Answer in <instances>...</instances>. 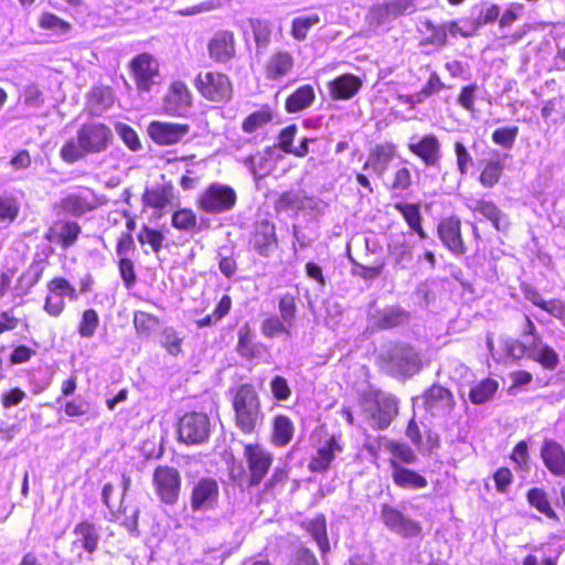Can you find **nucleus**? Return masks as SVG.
Returning a JSON list of instances; mask_svg holds the SVG:
<instances>
[{
  "label": "nucleus",
  "instance_id": "obj_7",
  "mask_svg": "<svg viewBox=\"0 0 565 565\" xmlns=\"http://www.w3.org/2000/svg\"><path fill=\"white\" fill-rule=\"evenodd\" d=\"M236 203L235 191L224 184H211L199 198L198 204L206 213L217 214L230 211Z\"/></svg>",
  "mask_w": 565,
  "mask_h": 565
},
{
  "label": "nucleus",
  "instance_id": "obj_60",
  "mask_svg": "<svg viewBox=\"0 0 565 565\" xmlns=\"http://www.w3.org/2000/svg\"><path fill=\"white\" fill-rule=\"evenodd\" d=\"M22 100L24 106L39 109L44 104V96L38 86L29 85L23 90Z\"/></svg>",
  "mask_w": 565,
  "mask_h": 565
},
{
  "label": "nucleus",
  "instance_id": "obj_29",
  "mask_svg": "<svg viewBox=\"0 0 565 565\" xmlns=\"http://www.w3.org/2000/svg\"><path fill=\"white\" fill-rule=\"evenodd\" d=\"M294 67V57L286 51L274 53L266 64V77L277 79L286 76Z\"/></svg>",
  "mask_w": 565,
  "mask_h": 565
},
{
  "label": "nucleus",
  "instance_id": "obj_39",
  "mask_svg": "<svg viewBox=\"0 0 565 565\" xmlns=\"http://www.w3.org/2000/svg\"><path fill=\"white\" fill-rule=\"evenodd\" d=\"M408 318V312L402 308L388 307L380 312L376 323L381 329H391L406 323Z\"/></svg>",
  "mask_w": 565,
  "mask_h": 565
},
{
  "label": "nucleus",
  "instance_id": "obj_12",
  "mask_svg": "<svg viewBox=\"0 0 565 565\" xmlns=\"http://www.w3.org/2000/svg\"><path fill=\"white\" fill-rule=\"evenodd\" d=\"M408 150L422 159L426 167H437L441 160L439 139L428 134L420 138L413 136L407 145Z\"/></svg>",
  "mask_w": 565,
  "mask_h": 565
},
{
  "label": "nucleus",
  "instance_id": "obj_9",
  "mask_svg": "<svg viewBox=\"0 0 565 565\" xmlns=\"http://www.w3.org/2000/svg\"><path fill=\"white\" fill-rule=\"evenodd\" d=\"M220 487L211 477H203L194 482L190 497V505L193 512H207L218 504Z\"/></svg>",
  "mask_w": 565,
  "mask_h": 565
},
{
  "label": "nucleus",
  "instance_id": "obj_8",
  "mask_svg": "<svg viewBox=\"0 0 565 565\" xmlns=\"http://www.w3.org/2000/svg\"><path fill=\"white\" fill-rule=\"evenodd\" d=\"M156 493L160 500L169 505L174 504L181 491V475L169 466H158L152 476Z\"/></svg>",
  "mask_w": 565,
  "mask_h": 565
},
{
  "label": "nucleus",
  "instance_id": "obj_47",
  "mask_svg": "<svg viewBox=\"0 0 565 565\" xmlns=\"http://www.w3.org/2000/svg\"><path fill=\"white\" fill-rule=\"evenodd\" d=\"M504 164L500 160H490L486 163L484 169L482 170L479 181L484 188L494 186L502 174Z\"/></svg>",
  "mask_w": 565,
  "mask_h": 565
},
{
  "label": "nucleus",
  "instance_id": "obj_34",
  "mask_svg": "<svg viewBox=\"0 0 565 565\" xmlns=\"http://www.w3.org/2000/svg\"><path fill=\"white\" fill-rule=\"evenodd\" d=\"M416 10L413 0H391L377 8L380 18L385 22L386 20L395 19L403 14H411Z\"/></svg>",
  "mask_w": 565,
  "mask_h": 565
},
{
  "label": "nucleus",
  "instance_id": "obj_4",
  "mask_svg": "<svg viewBox=\"0 0 565 565\" xmlns=\"http://www.w3.org/2000/svg\"><path fill=\"white\" fill-rule=\"evenodd\" d=\"M195 87L205 99L213 103H227L233 96L230 77L218 72L200 73L195 78Z\"/></svg>",
  "mask_w": 565,
  "mask_h": 565
},
{
  "label": "nucleus",
  "instance_id": "obj_31",
  "mask_svg": "<svg viewBox=\"0 0 565 565\" xmlns=\"http://www.w3.org/2000/svg\"><path fill=\"white\" fill-rule=\"evenodd\" d=\"M530 359L547 370H554L558 365V354L552 347L544 343L542 338H536L535 342H532Z\"/></svg>",
  "mask_w": 565,
  "mask_h": 565
},
{
  "label": "nucleus",
  "instance_id": "obj_58",
  "mask_svg": "<svg viewBox=\"0 0 565 565\" xmlns=\"http://www.w3.org/2000/svg\"><path fill=\"white\" fill-rule=\"evenodd\" d=\"M115 129L124 143L132 151H138L141 148L140 140L137 132L127 124L117 122Z\"/></svg>",
  "mask_w": 565,
  "mask_h": 565
},
{
  "label": "nucleus",
  "instance_id": "obj_38",
  "mask_svg": "<svg viewBox=\"0 0 565 565\" xmlns=\"http://www.w3.org/2000/svg\"><path fill=\"white\" fill-rule=\"evenodd\" d=\"M271 153V149L267 148L263 152L257 151L256 153L239 159V162H242L255 178L262 177L268 171L267 164Z\"/></svg>",
  "mask_w": 565,
  "mask_h": 565
},
{
  "label": "nucleus",
  "instance_id": "obj_48",
  "mask_svg": "<svg viewBox=\"0 0 565 565\" xmlns=\"http://www.w3.org/2000/svg\"><path fill=\"white\" fill-rule=\"evenodd\" d=\"M158 324V318L148 312L136 311L134 315V326L139 337H149Z\"/></svg>",
  "mask_w": 565,
  "mask_h": 565
},
{
  "label": "nucleus",
  "instance_id": "obj_51",
  "mask_svg": "<svg viewBox=\"0 0 565 565\" xmlns=\"http://www.w3.org/2000/svg\"><path fill=\"white\" fill-rule=\"evenodd\" d=\"M372 157L375 158V161L373 163L366 161L363 166V170H366L370 166H372L373 170L381 174L385 171L387 163L393 158V150L391 147L379 146L376 147Z\"/></svg>",
  "mask_w": 565,
  "mask_h": 565
},
{
  "label": "nucleus",
  "instance_id": "obj_56",
  "mask_svg": "<svg viewBox=\"0 0 565 565\" xmlns=\"http://www.w3.org/2000/svg\"><path fill=\"white\" fill-rule=\"evenodd\" d=\"M47 290L63 299L67 297L71 300H76L78 297L76 289L63 277H56L49 281Z\"/></svg>",
  "mask_w": 565,
  "mask_h": 565
},
{
  "label": "nucleus",
  "instance_id": "obj_25",
  "mask_svg": "<svg viewBox=\"0 0 565 565\" xmlns=\"http://www.w3.org/2000/svg\"><path fill=\"white\" fill-rule=\"evenodd\" d=\"M237 353L248 360L260 359L266 352V345L254 341V333L248 324H244L238 330Z\"/></svg>",
  "mask_w": 565,
  "mask_h": 565
},
{
  "label": "nucleus",
  "instance_id": "obj_41",
  "mask_svg": "<svg viewBox=\"0 0 565 565\" xmlns=\"http://www.w3.org/2000/svg\"><path fill=\"white\" fill-rule=\"evenodd\" d=\"M291 326L278 316H269L262 321L260 331L265 338L273 339L280 334L290 337Z\"/></svg>",
  "mask_w": 565,
  "mask_h": 565
},
{
  "label": "nucleus",
  "instance_id": "obj_63",
  "mask_svg": "<svg viewBox=\"0 0 565 565\" xmlns=\"http://www.w3.org/2000/svg\"><path fill=\"white\" fill-rule=\"evenodd\" d=\"M270 391L278 401H287L291 395V390L285 377L276 375L270 381Z\"/></svg>",
  "mask_w": 565,
  "mask_h": 565
},
{
  "label": "nucleus",
  "instance_id": "obj_27",
  "mask_svg": "<svg viewBox=\"0 0 565 565\" xmlns=\"http://www.w3.org/2000/svg\"><path fill=\"white\" fill-rule=\"evenodd\" d=\"M114 104L111 88L106 86L94 87L87 97L86 109L93 116H100Z\"/></svg>",
  "mask_w": 565,
  "mask_h": 565
},
{
  "label": "nucleus",
  "instance_id": "obj_57",
  "mask_svg": "<svg viewBox=\"0 0 565 565\" xmlns=\"http://www.w3.org/2000/svg\"><path fill=\"white\" fill-rule=\"evenodd\" d=\"M81 233V226L75 222H62L57 233L61 244L64 247L73 245Z\"/></svg>",
  "mask_w": 565,
  "mask_h": 565
},
{
  "label": "nucleus",
  "instance_id": "obj_19",
  "mask_svg": "<svg viewBox=\"0 0 565 565\" xmlns=\"http://www.w3.org/2000/svg\"><path fill=\"white\" fill-rule=\"evenodd\" d=\"M362 85L359 76L345 73L328 82L327 87L333 100H349L360 92Z\"/></svg>",
  "mask_w": 565,
  "mask_h": 565
},
{
  "label": "nucleus",
  "instance_id": "obj_62",
  "mask_svg": "<svg viewBox=\"0 0 565 565\" xmlns=\"http://www.w3.org/2000/svg\"><path fill=\"white\" fill-rule=\"evenodd\" d=\"M531 348L532 342H527V340H510L505 343V350L508 355L516 360L523 356H527L530 359Z\"/></svg>",
  "mask_w": 565,
  "mask_h": 565
},
{
  "label": "nucleus",
  "instance_id": "obj_30",
  "mask_svg": "<svg viewBox=\"0 0 565 565\" xmlns=\"http://www.w3.org/2000/svg\"><path fill=\"white\" fill-rule=\"evenodd\" d=\"M315 99L316 94L313 87L309 84H306L298 87L287 97L285 109L289 114L298 113L310 107Z\"/></svg>",
  "mask_w": 565,
  "mask_h": 565
},
{
  "label": "nucleus",
  "instance_id": "obj_53",
  "mask_svg": "<svg viewBox=\"0 0 565 565\" xmlns=\"http://www.w3.org/2000/svg\"><path fill=\"white\" fill-rule=\"evenodd\" d=\"M394 209L402 214L411 228L415 227L423 221L419 206L417 204L397 202L394 204Z\"/></svg>",
  "mask_w": 565,
  "mask_h": 565
},
{
  "label": "nucleus",
  "instance_id": "obj_37",
  "mask_svg": "<svg viewBox=\"0 0 565 565\" xmlns=\"http://www.w3.org/2000/svg\"><path fill=\"white\" fill-rule=\"evenodd\" d=\"M173 199L172 185H159L147 190L143 194V202L154 209H163Z\"/></svg>",
  "mask_w": 565,
  "mask_h": 565
},
{
  "label": "nucleus",
  "instance_id": "obj_43",
  "mask_svg": "<svg viewBox=\"0 0 565 565\" xmlns=\"http://www.w3.org/2000/svg\"><path fill=\"white\" fill-rule=\"evenodd\" d=\"M320 23V17L317 13L297 17L291 22V35L297 41H305L309 30Z\"/></svg>",
  "mask_w": 565,
  "mask_h": 565
},
{
  "label": "nucleus",
  "instance_id": "obj_6",
  "mask_svg": "<svg viewBox=\"0 0 565 565\" xmlns=\"http://www.w3.org/2000/svg\"><path fill=\"white\" fill-rule=\"evenodd\" d=\"M364 413L370 419V425L377 429H385L397 415L398 406L394 396L385 393L375 395L374 401H366Z\"/></svg>",
  "mask_w": 565,
  "mask_h": 565
},
{
  "label": "nucleus",
  "instance_id": "obj_36",
  "mask_svg": "<svg viewBox=\"0 0 565 565\" xmlns=\"http://www.w3.org/2000/svg\"><path fill=\"white\" fill-rule=\"evenodd\" d=\"M294 424L286 415H277L273 423V441L276 446H286L294 436Z\"/></svg>",
  "mask_w": 565,
  "mask_h": 565
},
{
  "label": "nucleus",
  "instance_id": "obj_16",
  "mask_svg": "<svg viewBox=\"0 0 565 565\" xmlns=\"http://www.w3.org/2000/svg\"><path fill=\"white\" fill-rule=\"evenodd\" d=\"M192 106V94L182 82H174L170 85L164 98L163 109L166 114L175 117H183Z\"/></svg>",
  "mask_w": 565,
  "mask_h": 565
},
{
  "label": "nucleus",
  "instance_id": "obj_3",
  "mask_svg": "<svg viewBox=\"0 0 565 565\" xmlns=\"http://www.w3.org/2000/svg\"><path fill=\"white\" fill-rule=\"evenodd\" d=\"M236 426L244 434L255 431L263 414L257 392L252 384L241 385L233 398Z\"/></svg>",
  "mask_w": 565,
  "mask_h": 565
},
{
  "label": "nucleus",
  "instance_id": "obj_2",
  "mask_svg": "<svg viewBox=\"0 0 565 565\" xmlns=\"http://www.w3.org/2000/svg\"><path fill=\"white\" fill-rule=\"evenodd\" d=\"M381 367L396 379H411L423 369V358L411 344H390L381 354Z\"/></svg>",
  "mask_w": 565,
  "mask_h": 565
},
{
  "label": "nucleus",
  "instance_id": "obj_61",
  "mask_svg": "<svg viewBox=\"0 0 565 565\" xmlns=\"http://www.w3.org/2000/svg\"><path fill=\"white\" fill-rule=\"evenodd\" d=\"M455 153L457 159V168L459 173L463 177L467 175L469 167L473 164V159L463 143L455 142Z\"/></svg>",
  "mask_w": 565,
  "mask_h": 565
},
{
  "label": "nucleus",
  "instance_id": "obj_24",
  "mask_svg": "<svg viewBox=\"0 0 565 565\" xmlns=\"http://www.w3.org/2000/svg\"><path fill=\"white\" fill-rule=\"evenodd\" d=\"M210 56L218 63H226L235 54V40L231 31H218L209 43Z\"/></svg>",
  "mask_w": 565,
  "mask_h": 565
},
{
  "label": "nucleus",
  "instance_id": "obj_10",
  "mask_svg": "<svg viewBox=\"0 0 565 565\" xmlns=\"http://www.w3.org/2000/svg\"><path fill=\"white\" fill-rule=\"evenodd\" d=\"M380 519L391 532L405 539L417 536L422 531L417 521L387 503L381 505Z\"/></svg>",
  "mask_w": 565,
  "mask_h": 565
},
{
  "label": "nucleus",
  "instance_id": "obj_52",
  "mask_svg": "<svg viewBox=\"0 0 565 565\" xmlns=\"http://www.w3.org/2000/svg\"><path fill=\"white\" fill-rule=\"evenodd\" d=\"M519 135V127L498 128L492 132V141L504 149H512Z\"/></svg>",
  "mask_w": 565,
  "mask_h": 565
},
{
  "label": "nucleus",
  "instance_id": "obj_26",
  "mask_svg": "<svg viewBox=\"0 0 565 565\" xmlns=\"http://www.w3.org/2000/svg\"><path fill=\"white\" fill-rule=\"evenodd\" d=\"M73 533L76 536L74 544H79L88 554L97 551L100 533L99 529L90 521H82L75 525Z\"/></svg>",
  "mask_w": 565,
  "mask_h": 565
},
{
  "label": "nucleus",
  "instance_id": "obj_42",
  "mask_svg": "<svg viewBox=\"0 0 565 565\" xmlns=\"http://www.w3.org/2000/svg\"><path fill=\"white\" fill-rule=\"evenodd\" d=\"M529 503L534 507L539 512L543 513L546 518L556 520L557 515L552 509L547 494L543 489L532 488L526 493Z\"/></svg>",
  "mask_w": 565,
  "mask_h": 565
},
{
  "label": "nucleus",
  "instance_id": "obj_14",
  "mask_svg": "<svg viewBox=\"0 0 565 565\" xmlns=\"http://www.w3.org/2000/svg\"><path fill=\"white\" fill-rule=\"evenodd\" d=\"M437 234L443 245L455 256L467 253V247L461 236V222L457 217L443 218L437 226Z\"/></svg>",
  "mask_w": 565,
  "mask_h": 565
},
{
  "label": "nucleus",
  "instance_id": "obj_1",
  "mask_svg": "<svg viewBox=\"0 0 565 565\" xmlns=\"http://www.w3.org/2000/svg\"><path fill=\"white\" fill-rule=\"evenodd\" d=\"M113 140L111 129L103 122L90 121L83 124L76 137L70 138L60 149L61 159L73 164L88 154L105 151Z\"/></svg>",
  "mask_w": 565,
  "mask_h": 565
},
{
  "label": "nucleus",
  "instance_id": "obj_32",
  "mask_svg": "<svg viewBox=\"0 0 565 565\" xmlns=\"http://www.w3.org/2000/svg\"><path fill=\"white\" fill-rule=\"evenodd\" d=\"M275 118V113L268 105H263L259 109L250 113L242 122V130L245 134H254L265 128Z\"/></svg>",
  "mask_w": 565,
  "mask_h": 565
},
{
  "label": "nucleus",
  "instance_id": "obj_21",
  "mask_svg": "<svg viewBox=\"0 0 565 565\" xmlns=\"http://www.w3.org/2000/svg\"><path fill=\"white\" fill-rule=\"evenodd\" d=\"M390 465L393 482L398 488L408 491H416L428 486V481L424 476L419 475L415 470L402 466L396 459H391Z\"/></svg>",
  "mask_w": 565,
  "mask_h": 565
},
{
  "label": "nucleus",
  "instance_id": "obj_17",
  "mask_svg": "<svg viewBox=\"0 0 565 565\" xmlns=\"http://www.w3.org/2000/svg\"><path fill=\"white\" fill-rule=\"evenodd\" d=\"M424 407L433 416H447L455 407L451 392L441 385H433L423 395Z\"/></svg>",
  "mask_w": 565,
  "mask_h": 565
},
{
  "label": "nucleus",
  "instance_id": "obj_54",
  "mask_svg": "<svg viewBox=\"0 0 565 565\" xmlns=\"http://www.w3.org/2000/svg\"><path fill=\"white\" fill-rule=\"evenodd\" d=\"M385 447L396 459L404 463L412 465L417 460L415 451L406 444L388 441Z\"/></svg>",
  "mask_w": 565,
  "mask_h": 565
},
{
  "label": "nucleus",
  "instance_id": "obj_33",
  "mask_svg": "<svg viewBox=\"0 0 565 565\" xmlns=\"http://www.w3.org/2000/svg\"><path fill=\"white\" fill-rule=\"evenodd\" d=\"M62 210L75 217H79L95 209L93 201L84 194H68L61 202Z\"/></svg>",
  "mask_w": 565,
  "mask_h": 565
},
{
  "label": "nucleus",
  "instance_id": "obj_22",
  "mask_svg": "<svg viewBox=\"0 0 565 565\" xmlns=\"http://www.w3.org/2000/svg\"><path fill=\"white\" fill-rule=\"evenodd\" d=\"M252 244L260 256L268 257L278 245L275 225L267 220L258 222L255 226Z\"/></svg>",
  "mask_w": 565,
  "mask_h": 565
},
{
  "label": "nucleus",
  "instance_id": "obj_46",
  "mask_svg": "<svg viewBox=\"0 0 565 565\" xmlns=\"http://www.w3.org/2000/svg\"><path fill=\"white\" fill-rule=\"evenodd\" d=\"M99 316L95 309H86L82 313L77 331L82 338L90 339L99 326Z\"/></svg>",
  "mask_w": 565,
  "mask_h": 565
},
{
  "label": "nucleus",
  "instance_id": "obj_15",
  "mask_svg": "<svg viewBox=\"0 0 565 565\" xmlns=\"http://www.w3.org/2000/svg\"><path fill=\"white\" fill-rule=\"evenodd\" d=\"M414 245L405 233L391 235L387 244L388 256L392 259L393 268L408 270L414 265Z\"/></svg>",
  "mask_w": 565,
  "mask_h": 565
},
{
  "label": "nucleus",
  "instance_id": "obj_50",
  "mask_svg": "<svg viewBox=\"0 0 565 565\" xmlns=\"http://www.w3.org/2000/svg\"><path fill=\"white\" fill-rule=\"evenodd\" d=\"M183 338L172 328H164L161 332L160 343L171 355H178L181 352Z\"/></svg>",
  "mask_w": 565,
  "mask_h": 565
},
{
  "label": "nucleus",
  "instance_id": "obj_55",
  "mask_svg": "<svg viewBox=\"0 0 565 565\" xmlns=\"http://www.w3.org/2000/svg\"><path fill=\"white\" fill-rule=\"evenodd\" d=\"M278 310L282 320H285L288 324L294 327L296 315H297V306L295 297L290 294L284 295L278 302Z\"/></svg>",
  "mask_w": 565,
  "mask_h": 565
},
{
  "label": "nucleus",
  "instance_id": "obj_49",
  "mask_svg": "<svg viewBox=\"0 0 565 565\" xmlns=\"http://www.w3.org/2000/svg\"><path fill=\"white\" fill-rule=\"evenodd\" d=\"M137 237L141 245H150L152 252L156 254L161 250L162 243L166 238L162 232L146 225L142 226Z\"/></svg>",
  "mask_w": 565,
  "mask_h": 565
},
{
  "label": "nucleus",
  "instance_id": "obj_18",
  "mask_svg": "<svg viewBox=\"0 0 565 565\" xmlns=\"http://www.w3.org/2000/svg\"><path fill=\"white\" fill-rule=\"evenodd\" d=\"M190 131L186 124L152 121L148 126L151 139L161 146H171L180 142Z\"/></svg>",
  "mask_w": 565,
  "mask_h": 565
},
{
  "label": "nucleus",
  "instance_id": "obj_45",
  "mask_svg": "<svg viewBox=\"0 0 565 565\" xmlns=\"http://www.w3.org/2000/svg\"><path fill=\"white\" fill-rule=\"evenodd\" d=\"M171 224L179 231H194L198 228V218L191 209H179L172 214Z\"/></svg>",
  "mask_w": 565,
  "mask_h": 565
},
{
  "label": "nucleus",
  "instance_id": "obj_5",
  "mask_svg": "<svg viewBox=\"0 0 565 565\" xmlns=\"http://www.w3.org/2000/svg\"><path fill=\"white\" fill-rule=\"evenodd\" d=\"M210 431V418L204 413H186L179 419V440L186 445H201L205 443L209 439Z\"/></svg>",
  "mask_w": 565,
  "mask_h": 565
},
{
  "label": "nucleus",
  "instance_id": "obj_20",
  "mask_svg": "<svg viewBox=\"0 0 565 565\" xmlns=\"http://www.w3.org/2000/svg\"><path fill=\"white\" fill-rule=\"evenodd\" d=\"M467 207L488 220L498 232H505L509 228L510 222L508 215L492 201L483 199L472 200L467 203Z\"/></svg>",
  "mask_w": 565,
  "mask_h": 565
},
{
  "label": "nucleus",
  "instance_id": "obj_13",
  "mask_svg": "<svg viewBox=\"0 0 565 565\" xmlns=\"http://www.w3.org/2000/svg\"><path fill=\"white\" fill-rule=\"evenodd\" d=\"M130 67L138 89L150 92L159 76L157 61L150 54L143 53L131 61Z\"/></svg>",
  "mask_w": 565,
  "mask_h": 565
},
{
  "label": "nucleus",
  "instance_id": "obj_44",
  "mask_svg": "<svg viewBox=\"0 0 565 565\" xmlns=\"http://www.w3.org/2000/svg\"><path fill=\"white\" fill-rule=\"evenodd\" d=\"M498 390V383L494 380L487 379L470 388L469 399L473 404H482L489 401Z\"/></svg>",
  "mask_w": 565,
  "mask_h": 565
},
{
  "label": "nucleus",
  "instance_id": "obj_59",
  "mask_svg": "<svg viewBox=\"0 0 565 565\" xmlns=\"http://www.w3.org/2000/svg\"><path fill=\"white\" fill-rule=\"evenodd\" d=\"M119 510L124 514L125 519L122 521V525L127 529V531L134 535H139L138 530V518H139V509L138 508H129L127 505H124V503L118 505Z\"/></svg>",
  "mask_w": 565,
  "mask_h": 565
},
{
  "label": "nucleus",
  "instance_id": "obj_40",
  "mask_svg": "<svg viewBox=\"0 0 565 565\" xmlns=\"http://www.w3.org/2000/svg\"><path fill=\"white\" fill-rule=\"evenodd\" d=\"M337 441L332 438L328 444L321 447L317 455L311 459L309 468L312 471H326L334 458V451L339 450Z\"/></svg>",
  "mask_w": 565,
  "mask_h": 565
},
{
  "label": "nucleus",
  "instance_id": "obj_23",
  "mask_svg": "<svg viewBox=\"0 0 565 565\" xmlns=\"http://www.w3.org/2000/svg\"><path fill=\"white\" fill-rule=\"evenodd\" d=\"M541 457L551 473L565 477V450L561 444L545 439L541 447Z\"/></svg>",
  "mask_w": 565,
  "mask_h": 565
},
{
  "label": "nucleus",
  "instance_id": "obj_28",
  "mask_svg": "<svg viewBox=\"0 0 565 565\" xmlns=\"http://www.w3.org/2000/svg\"><path fill=\"white\" fill-rule=\"evenodd\" d=\"M302 527L317 543L322 555L330 552V543L327 534V519L323 514H318L315 518L305 521L302 523Z\"/></svg>",
  "mask_w": 565,
  "mask_h": 565
},
{
  "label": "nucleus",
  "instance_id": "obj_35",
  "mask_svg": "<svg viewBox=\"0 0 565 565\" xmlns=\"http://www.w3.org/2000/svg\"><path fill=\"white\" fill-rule=\"evenodd\" d=\"M248 25L252 29L257 51L266 50L271 41V23L268 20L250 18L248 19Z\"/></svg>",
  "mask_w": 565,
  "mask_h": 565
},
{
  "label": "nucleus",
  "instance_id": "obj_11",
  "mask_svg": "<svg viewBox=\"0 0 565 565\" xmlns=\"http://www.w3.org/2000/svg\"><path fill=\"white\" fill-rule=\"evenodd\" d=\"M244 457L249 471L248 487H256L267 475L273 463V456L262 446L248 444L244 448Z\"/></svg>",
  "mask_w": 565,
  "mask_h": 565
},
{
  "label": "nucleus",
  "instance_id": "obj_64",
  "mask_svg": "<svg viewBox=\"0 0 565 565\" xmlns=\"http://www.w3.org/2000/svg\"><path fill=\"white\" fill-rule=\"evenodd\" d=\"M64 299L58 295L49 291L44 302L45 312L52 317H58L64 311Z\"/></svg>",
  "mask_w": 565,
  "mask_h": 565
}]
</instances>
